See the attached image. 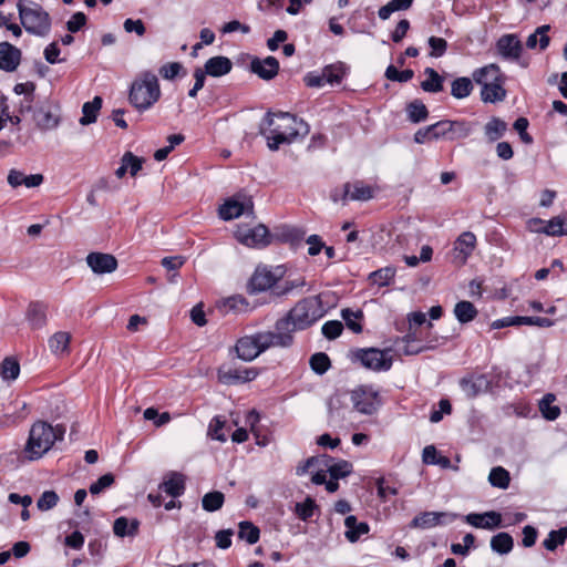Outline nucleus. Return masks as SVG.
Returning <instances> with one entry per match:
<instances>
[{"label":"nucleus","instance_id":"obj_1","mask_svg":"<svg viewBox=\"0 0 567 567\" xmlns=\"http://www.w3.org/2000/svg\"><path fill=\"white\" fill-rule=\"evenodd\" d=\"M313 321H280L274 330L245 336L237 340V357L250 362L270 348H286L292 343L295 328L307 329Z\"/></svg>","mask_w":567,"mask_h":567},{"label":"nucleus","instance_id":"obj_2","mask_svg":"<svg viewBox=\"0 0 567 567\" xmlns=\"http://www.w3.org/2000/svg\"><path fill=\"white\" fill-rule=\"evenodd\" d=\"M265 123L270 133L266 134L261 126L260 134L266 136L270 151H277L281 144H291L297 138L308 135L310 131L308 123L290 113H267Z\"/></svg>","mask_w":567,"mask_h":567},{"label":"nucleus","instance_id":"obj_3","mask_svg":"<svg viewBox=\"0 0 567 567\" xmlns=\"http://www.w3.org/2000/svg\"><path fill=\"white\" fill-rule=\"evenodd\" d=\"M402 327L408 323V332L396 338L393 343L394 354L413 355L432 348L434 339L431 337L432 321H400Z\"/></svg>","mask_w":567,"mask_h":567},{"label":"nucleus","instance_id":"obj_4","mask_svg":"<svg viewBox=\"0 0 567 567\" xmlns=\"http://www.w3.org/2000/svg\"><path fill=\"white\" fill-rule=\"evenodd\" d=\"M65 433L63 425L52 426L51 424L38 421L29 432L24 453L29 461L41 458L56 441H62Z\"/></svg>","mask_w":567,"mask_h":567},{"label":"nucleus","instance_id":"obj_5","mask_svg":"<svg viewBox=\"0 0 567 567\" xmlns=\"http://www.w3.org/2000/svg\"><path fill=\"white\" fill-rule=\"evenodd\" d=\"M161 96L157 76L152 72H143L131 85L130 102L138 110H148Z\"/></svg>","mask_w":567,"mask_h":567},{"label":"nucleus","instance_id":"obj_6","mask_svg":"<svg viewBox=\"0 0 567 567\" xmlns=\"http://www.w3.org/2000/svg\"><path fill=\"white\" fill-rule=\"evenodd\" d=\"M285 275L286 267L282 265L275 267L259 265L247 284V290L249 293L269 290L277 296V291L280 288L279 282L284 279Z\"/></svg>","mask_w":567,"mask_h":567},{"label":"nucleus","instance_id":"obj_7","mask_svg":"<svg viewBox=\"0 0 567 567\" xmlns=\"http://www.w3.org/2000/svg\"><path fill=\"white\" fill-rule=\"evenodd\" d=\"M21 24L27 32L44 37L50 32L51 19L39 4H24L22 0L17 3Z\"/></svg>","mask_w":567,"mask_h":567},{"label":"nucleus","instance_id":"obj_8","mask_svg":"<svg viewBox=\"0 0 567 567\" xmlns=\"http://www.w3.org/2000/svg\"><path fill=\"white\" fill-rule=\"evenodd\" d=\"M391 352L394 353L393 346L384 350H379L375 348L360 349L355 352L354 355L357 360H359L361 364L368 369L375 371H386L391 368L393 361Z\"/></svg>","mask_w":567,"mask_h":567},{"label":"nucleus","instance_id":"obj_9","mask_svg":"<svg viewBox=\"0 0 567 567\" xmlns=\"http://www.w3.org/2000/svg\"><path fill=\"white\" fill-rule=\"evenodd\" d=\"M433 128L435 140L455 141L470 136L473 131V125L464 120H442L436 122Z\"/></svg>","mask_w":567,"mask_h":567},{"label":"nucleus","instance_id":"obj_10","mask_svg":"<svg viewBox=\"0 0 567 567\" xmlns=\"http://www.w3.org/2000/svg\"><path fill=\"white\" fill-rule=\"evenodd\" d=\"M326 313L321 298L313 296L299 301L289 311L286 319H321Z\"/></svg>","mask_w":567,"mask_h":567},{"label":"nucleus","instance_id":"obj_11","mask_svg":"<svg viewBox=\"0 0 567 567\" xmlns=\"http://www.w3.org/2000/svg\"><path fill=\"white\" fill-rule=\"evenodd\" d=\"M258 370L255 368L234 367L223 364L218 368V381L226 385H234L252 381L257 378Z\"/></svg>","mask_w":567,"mask_h":567},{"label":"nucleus","instance_id":"obj_12","mask_svg":"<svg viewBox=\"0 0 567 567\" xmlns=\"http://www.w3.org/2000/svg\"><path fill=\"white\" fill-rule=\"evenodd\" d=\"M252 199L245 194H237L227 199L219 208V216L224 220L238 218L245 213L252 214Z\"/></svg>","mask_w":567,"mask_h":567},{"label":"nucleus","instance_id":"obj_13","mask_svg":"<svg viewBox=\"0 0 567 567\" xmlns=\"http://www.w3.org/2000/svg\"><path fill=\"white\" fill-rule=\"evenodd\" d=\"M353 409L362 414L371 415L379 408L378 394L367 388H358L350 393Z\"/></svg>","mask_w":567,"mask_h":567},{"label":"nucleus","instance_id":"obj_14","mask_svg":"<svg viewBox=\"0 0 567 567\" xmlns=\"http://www.w3.org/2000/svg\"><path fill=\"white\" fill-rule=\"evenodd\" d=\"M456 514L447 512H423L410 523L412 528L429 529L439 525H447L456 519Z\"/></svg>","mask_w":567,"mask_h":567},{"label":"nucleus","instance_id":"obj_15","mask_svg":"<svg viewBox=\"0 0 567 567\" xmlns=\"http://www.w3.org/2000/svg\"><path fill=\"white\" fill-rule=\"evenodd\" d=\"M236 238L248 247H265L269 244V231L265 225L254 228L241 226L236 231Z\"/></svg>","mask_w":567,"mask_h":567},{"label":"nucleus","instance_id":"obj_16","mask_svg":"<svg viewBox=\"0 0 567 567\" xmlns=\"http://www.w3.org/2000/svg\"><path fill=\"white\" fill-rule=\"evenodd\" d=\"M530 227L537 233L546 234L547 236H565L567 235V214H560L553 217L548 221L539 218L530 219Z\"/></svg>","mask_w":567,"mask_h":567},{"label":"nucleus","instance_id":"obj_17","mask_svg":"<svg viewBox=\"0 0 567 567\" xmlns=\"http://www.w3.org/2000/svg\"><path fill=\"white\" fill-rule=\"evenodd\" d=\"M498 54L506 60L516 61L523 52V44L516 34H504L496 42Z\"/></svg>","mask_w":567,"mask_h":567},{"label":"nucleus","instance_id":"obj_18","mask_svg":"<svg viewBox=\"0 0 567 567\" xmlns=\"http://www.w3.org/2000/svg\"><path fill=\"white\" fill-rule=\"evenodd\" d=\"M219 316H238L248 313L251 309L249 302L243 296H231L216 302Z\"/></svg>","mask_w":567,"mask_h":567},{"label":"nucleus","instance_id":"obj_19","mask_svg":"<svg viewBox=\"0 0 567 567\" xmlns=\"http://www.w3.org/2000/svg\"><path fill=\"white\" fill-rule=\"evenodd\" d=\"M22 52L11 43L0 42V70L14 72L21 63Z\"/></svg>","mask_w":567,"mask_h":567},{"label":"nucleus","instance_id":"obj_20","mask_svg":"<svg viewBox=\"0 0 567 567\" xmlns=\"http://www.w3.org/2000/svg\"><path fill=\"white\" fill-rule=\"evenodd\" d=\"M89 267L95 274H109L116 269L117 260L113 255L104 252H91L86 257Z\"/></svg>","mask_w":567,"mask_h":567},{"label":"nucleus","instance_id":"obj_21","mask_svg":"<svg viewBox=\"0 0 567 567\" xmlns=\"http://www.w3.org/2000/svg\"><path fill=\"white\" fill-rule=\"evenodd\" d=\"M250 69L259 78L264 80H271L278 73L279 62L274 56H267L262 60L254 59L250 63Z\"/></svg>","mask_w":567,"mask_h":567},{"label":"nucleus","instance_id":"obj_22","mask_svg":"<svg viewBox=\"0 0 567 567\" xmlns=\"http://www.w3.org/2000/svg\"><path fill=\"white\" fill-rule=\"evenodd\" d=\"M35 126L42 131H51L60 125V115L50 109L40 107L33 113Z\"/></svg>","mask_w":567,"mask_h":567},{"label":"nucleus","instance_id":"obj_23","mask_svg":"<svg viewBox=\"0 0 567 567\" xmlns=\"http://www.w3.org/2000/svg\"><path fill=\"white\" fill-rule=\"evenodd\" d=\"M373 197V189L363 182L347 183L343 186L342 200H368Z\"/></svg>","mask_w":567,"mask_h":567},{"label":"nucleus","instance_id":"obj_24","mask_svg":"<svg viewBox=\"0 0 567 567\" xmlns=\"http://www.w3.org/2000/svg\"><path fill=\"white\" fill-rule=\"evenodd\" d=\"M466 522L476 528L494 529L501 526L502 517L501 514L496 512H486L484 514L473 513L466 516Z\"/></svg>","mask_w":567,"mask_h":567},{"label":"nucleus","instance_id":"obj_25","mask_svg":"<svg viewBox=\"0 0 567 567\" xmlns=\"http://www.w3.org/2000/svg\"><path fill=\"white\" fill-rule=\"evenodd\" d=\"M460 385L468 398H474L488 389L489 381L485 375H471L463 378Z\"/></svg>","mask_w":567,"mask_h":567},{"label":"nucleus","instance_id":"obj_26","mask_svg":"<svg viewBox=\"0 0 567 567\" xmlns=\"http://www.w3.org/2000/svg\"><path fill=\"white\" fill-rule=\"evenodd\" d=\"M504 76L502 74V71L497 64H488L481 69H477L473 72V80L482 85L485 86L491 83H495L499 80H503Z\"/></svg>","mask_w":567,"mask_h":567},{"label":"nucleus","instance_id":"obj_27","mask_svg":"<svg viewBox=\"0 0 567 567\" xmlns=\"http://www.w3.org/2000/svg\"><path fill=\"white\" fill-rule=\"evenodd\" d=\"M159 488L172 497H178L185 491V476L177 472H171L165 476Z\"/></svg>","mask_w":567,"mask_h":567},{"label":"nucleus","instance_id":"obj_28","mask_svg":"<svg viewBox=\"0 0 567 567\" xmlns=\"http://www.w3.org/2000/svg\"><path fill=\"white\" fill-rule=\"evenodd\" d=\"M344 526L347 528L344 536L350 543H355L362 535L369 533V525L364 522H358L357 517L349 515L344 519Z\"/></svg>","mask_w":567,"mask_h":567},{"label":"nucleus","instance_id":"obj_29","mask_svg":"<svg viewBox=\"0 0 567 567\" xmlns=\"http://www.w3.org/2000/svg\"><path fill=\"white\" fill-rule=\"evenodd\" d=\"M231 61L226 56H214L206 61L205 72L210 76H221L230 72Z\"/></svg>","mask_w":567,"mask_h":567},{"label":"nucleus","instance_id":"obj_30","mask_svg":"<svg viewBox=\"0 0 567 567\" xmlns=\"http://www.w3.org/2000/svg\"><path fill=\"white\" fill-rule=\"evenodd\" d=\"M476 246V237L471 231H465L458 236L455 241L454 249L462 256V261L465 262L466 259L472 255L473 250Z\"/></svg>","mask_w":567,"mask_h":567},{"label":"nucleus","instance_id":"obj_31","mask_svg":"<svg viewBox=\"0 0 567 567\" xmlns=\"http://www.w3.org/2000/svg\"><path fill=\"white\" fill-rule=\"evenodd\" d=\"M549 30L550 25L548 24L538 27L534 33L528 35L526 40V47L530 50H534L538 45L540 51L546 50L550 43V38L547 35Z\"/></svg>","mask_w":567,"mask_h":567},{"label":"nucleus","instance_id":"obj_32","mask_svg":"<svg viewBox=\"0 0 567 567\" xmlns=\"http://www.w3.org/2000/svg\"><path fill=\"white\" fill-rule=\"evenodd\" d=\"M504 79L482 87L481 96L484 102L496 103L503 101L506 96V90L503 87Z\"/></svg>","mask_w":567,"mask_h":567},{"label":"nucleus","instance_id":"obj_33","mask_svg":"<svg viewBox=\"0 0 567 567\" xmlns=\"http://www.w3.org/2000/svg\"><path fill=\"white\" fill-rule=\"evenodd\" d=\"M20 374V363L14 357H6L0 363V378L4 382H12Z\"/></svg>","mask_w":567,"mask_h":567},{"label":"nucleus","instance_id":"obj_34","mask_svg":"<svg viewBox=\"0 0 567 567\" xmlns=\"http://www.w3.org/2000/svg\"><path fill=\"white\" fill-rule=\"evenodd\" d=\"M71 341V334L66 331H59L55 332L50 339H49V348L50 350L56 354L62 355L69 353V344Z\"/></svg>","mask_w":567,"mask_h":567},{"label":"nucleus","instance_id":"obj_35","mask_svg":"<svg viewBox=\"0 0 567 567\" xmlns=\"http://www.w3.org/2000/svg\"><path fill=\"white\" fill-rule=\"evenodd\" d=\"M140 522L132 519L128 522L126 517H118L113 525V532L118 537L135 536L138 532Z\"/></svg>","mask_w":567,"mask_h":567},{"label":"nucleus","instance_id":"obj_36","mask_svg":"<svg viewBox=\"0 0 567 567\" xmlns=\"http://www.w3.org/2000/svg\"><path fill=\"white\" fill-rule=\"evenodd\" d=\"M102 107V97L95 96L91 102L82 106L83 116L80 118L82 125H89L96 121L97 114Z\"/></svg>","mask_w":567,"mask_h":567},{"label":"nucleus","instance_id":"obj_37","mask_svg":"<svg viewBox=\"0 0 567 567\" xmlns=\"http://www.w3.org/2000/svg\"><path fill=\"white\" fill-rule=\"evenodd\" d=\"M424 73L427 75V79L421 83L422 90L430 93L441 92L444 78L432 68H426Z\"/></svg>","mask_w":567,"mask_h":567},{"label":"nucleus","instance_id":"obj_38","mask_svg":"<svg viewBox=\"0 0 567 567\" xmlns=\"http://www.w3.org/2000/svg\"><path fill=\"white\" fill-rule=\"evenodd\" d=\"M507 131V124L499 117H493L486 123L484 132L489 142L499 140Z\"/></svg>","mask_w":567,"mask_h":567},{"label":"nucleus","instance_id":"obj_39","mask_svg":"<svg viewBox=\"0 0 567 567\" xmlns=\"http://www.w3.org/2000/svg\"><path fill=\"white\" fill-rule=\"evenodd\" d=\"M513 538L507 533H498L491 539V548L501 555H506L513 549Z\"/></svg>","mask_w":567,"mask_h":567},{"label":"nucleus","instance_id":"obj_40","mask_svg":"<svg viewBox=\"0 0 567 567\" xmlns=\"http://www.w3.org/2000/svg\"><path fill=\"white\" fill-rule=\"evenodd\" d=\"M225 496L219 491L206 493L202 498L203 509L206 512H216L224 505Z\"/></svg>","mask_w":567,"mask_h":567},{"label":"nucleus","instance_id":"obj_41","mask_svg":"<svg viewBox=\"0 0 567 567\" xmlns=\"http://www.w3.org/2000/svg\"><path fill=\"white\" fill-rule=\"evenodd\" d=\"M488 482L492 486L505 489L508 487L511 476L508 471L502 466L493 467L488 475Z\"/></svg>","mask_w":567,"mask_h":567},{"label":"nucleus","instance_id":"obj_42","mask_svg":"<svg viewBox=\"0 0 567 567\" xmlns=\"http://www.w3.org/2000/svg\"><path fill=\"white\" fill-rule=\"evenodd\" d=\"M409 120L413 123H420L425 121L429 115V111L425 104L420 100H414L406 106Z\"/></svg>","mask_w":567,"mask_h":567},{"label":"nucleus","instance_id":"obj_43","mask_svg":"<svg viewBox=\"0 0 567 567\" xmlns=\"http://www.w3.org/2000/svg\"><path fill=\"white\" fill-rule=\"evenodd\" d=\"M473 90V83L468 78H457L452 82L451 94L455 99L467 97Z\"/></svg>","mask_w":567,"mask_h":567},{"label":"nucleus","instance_id":"obj_44","mask_svg":"<svg viewBox=\"0 0 567 567\" xmlns=\"http://www.w3.org/2000/svg\"><path fill=\"white\" fill-rule=\"evenodd\" d=\"M328 408L330 422L340 423L341 421L347 419L348 411L342 408L341 396H332L329 401Z\"/></svg>","mask_w":567,"mask_h":567},{"label":"nucleus","instance_id":"obj_45","mask_svg":"<svg viewBox=\"0 0 567 567\" xmlns=\"http://www.w3.org/2000/svg\"><path fill=\"white\" fill-rule=\"evenodd\" d=\"M413 0H391L379 10V18L386 20L395 11L406 10L411 7Z\"/></svg>","mask_w":567,"mask_h":567},{"label":"nucleus","instance_id":"obj_46","mask_svg":"<svg viewBox=\"0 0 567 567\" xmlns=\"http://www.w3.org/2000/svg\"><path fill=\"white\" fill-rule=\"evenodd\" d=\"M326 83L338 84L342 81L346 74V66L343 63H337L326 66L322 70Z\"/></svg>","mask_w":567,"mask_h":567},{"label":"nucleus","instance_id":"obj_47","mask_svg":"<svg viewBox=\"0 0 567 567\" xmlns=\"http://www.w3.org/2000/svg\"><path fill=\"white\" fill-rule=\"evenodd\" d=\"M259 528L255 526L250 522H241L239 523V532L238 536L240 539L246 540L248 544L252 545L256 544L259 539Z\"/></svg>","mask_w":567,"mask_h":567},{"label":"nucleus","instance_id":"obj_48","mask_svg":"<svg viewBox=\"0 0 567 567\" xmlns=\"http://www.w3.org/2000/svg\"><path fill=\"white\" fill-rule=\"evenodd\" d=\"M567 539V527H561L557 530H551L543 545L547 550L554 551L559 545H563Z\"/></svg>","mask_w":567,"mask_h":567},{"label":"nucleus","instance_id":"obj_49","mask_svg":"<svg viewBox=\"0 0 567 567\" xmlns=\"http://www.w3.org/2000/svg\"><path fill=\"white\" fill-rule=\"evenodd\" d=\"M309 364L315 373L321 375L329 370L331 362L324 352H317L311 355Z\"/></svg>","mask_w":567,"mask_h":567},{"label":"nucleus","instance_id":"obj_50","mask_svg":"<svg viewBox=\"0 0 567 567\" xmlns=\"http://www.w3.org/2000/svg\"><path fill=\"white\" fill-rule=\"evenodd\" d=\"M316 508V502L311 497H307L303 502L295 505V514L299 519L306 522L313 516Z\"/></svg>","mask_w":567,"mask_h":567},{"label":"nucleus","instance_id":"obj_51","mask_svg":"<svg viewBox=\"0 0 567 567\" xmlns=\"http://www.w3.org/2000/svg\"><path fill=\"white\" fill-rule=\"evenodd\" d=\"M413 75L414 72L411 69L399 71L394 65H389L385 70V78L390 81L404 83L409 82Z\"/></svg>","mask_w":567,"mask_h":567},{"label":"nucleus","instance_id":"obj_52","mask_svg":"<svg viewBox=\"0 0 567 567\" xmlns=\"http://www.w3.org/2000/svg\"><path fill=\"white\" fill-rule=\"evenodd\" d=\"M395 269L392 267L381 268L379 270L373 271L370 275V279L373 284L379 286L388 285L394 277Z\"/></svg>","mask_w":567,"mask_h":567},{"label":"nucleus","instance_id":"obj_53","mask_svg":"<svg viewBox=\"0 0 567 567\" xmlns=\"http://www.w3.org/2000/svg\"><path fill=\"white\" fill-rule=\"evenodd\" d=\"M59 495L54 491H45L41 494L37 502V507L42 511H49L56 506Z\"/></svg>","mask_w":567,"mask_h":567},{"label":"nucleus","instance_id":"obj_54","mask_svg":"<svg viewBox=\"0 0 567 567\" xmlns=\"http://www.w3.org/2000/svg\"><path fill=\"white\" fill-rule=\"evenodd\" d=\"M454 315L456 319H474L477 316V311L472 302L460 301L454 308Z\"/></svg>","mask_w":567,"mask_h":567},{"label":"nucleus","instance_id":"obj_55","mask_svg":"<svg viewBox=\"0 0 567 567\" xmlns=\"http://www.w3.org/2000/svg\"><path fill=\"white\" fill-rule=\"evenodd\" d=\"M554 401V395L547 394L540 402V410L547 420H555L559 416L560 410L558 406H550Z\"/></svg>","mask_w":567,"mask_h":567},{"label":"nucleus","instance_id":"obj_56","mask_svg":"<svg viewBox=\"0 0 567 567\" xmlns=\"http://www.w3.org/2000/svg\"><path fill=\"white\" fill-rule=\"evenodd\" d=\"M122 162H124V164L126 165L130 174L132 176H135L142 169L144 161L143 158L135 156L133 153L126 152L122 156Z\"/></svg>","mask_w":567,"mask_h":567},{"label":"nucleus","instance_id":"obj_57","mask_svg":"<svg viewBox=\"0 0 567 567\" xmlns=\"http://www.w3.org/2000/svg\"><path fill=\"white\" fill-rule=\"evenodd\" d=\"M429 45L431 48L430 56L432 58H440L444 55L447 49V42L443 38L439 37H430L429 38Z\"/></svg>","mask_w":567,"mask_h":567},{"label":"nucleus","instance_id":"obj_58","mask_svg":"<svg viewBox=\"0 0 567 567\" xmlns=\"http://www.w3.org/2000/svg\"><path fill=\"white\" fill-rule=\"evenodd\" d=\"M351 464L347 461H341L339 463L332 464L328 467L331 478L339 480L346 477L351 473Z\"/></svg>","mask_w":567,"mask_h":567},{"label":"nucleus","instance_id":"obj_59","mask_svg":"<svg viewBox=\"0 0 567 567\" xmlns=\"http://www.w3.org/2000/svg\"><path fill=\"white\" fill-rule=\"evenodd\" d=\"M48 305L41 301H32L28 306L27 317L29 319H41L48 316Z\"/></svg>","mask_w":567,"mask_h":567},{"label":"nucleus","instance_id":"obj_60","mask_svg":"<svg viewBox=\"0 0 567 567\" xmlns=\"http://www.w3.org/2000/svg\"><path fill=\"white\" fill-rule=\"evenodd\" d=\"M342 330V321H326L321 329L322 334L329 340L338 338L341 334Z\"/></svg>","mask_w":567,"mask_h":567},{"label":"nucleus","instance_id":"obj_61","mask_svg":"<svg viewBox=\"0 0 567 567\" xmlns=\"http://www.w3.org/2000/svg\"><path fill=\"white\" fill-rule=\"evenodd\" d=\"M114 483V475L111 473L102 475L96 482L91 484L90 493L92 495H97L102 493L105 488L112 486Z\"/></svg>","mask_w":567,"mask_h":567},{"label":"nucleus","instance_id":"obj_62","mask_svg":"<svg viewBox=\"0 0 567 567\" xmlns=\"http://www.w3.org/2000/svg\"><path fill=\"white\" fill-rule=\"evenodd\" d=\"M224 424H225V422L219 416H215L210 421V424L208 427V434L212 436V439H215L220 442L226 441V435L223 432Z\"/></svg>","mask_w":567,"mask_h":567},{"label":"nucleus","instance_id":"obj_63","mask_svg":"<svg viewBox=\"0 0 567 567\" xmlns=\"http://www.w3.org/2000/svg\"><path fill=\"white\" fill-rule=\"evenodd\" d=\"M305 286H306V280L302 277L291 279V280H286L284 282V285H280V288L277 291V296L279 297V296L287 295V293L291 292L292 290L302 288Z\"/></svg>","mask_w":567,"mask_h":567},{"label":"nucleus","instance_id":"obj_64","mask_svg":"<svg viewBox=\"0 0 567 567\" xmlns=\"http://www.w3.org/2000/svg\"><path fill=\"white\" fill-rule=\"evenodd\" d=\"M123 28L126 32L132 33L135 32L138 37H143L146 32L145 25L142 20H133L126 19L124 21Z\"/></svg>","mask_w":567,"mask_h":567}]
</instances>
